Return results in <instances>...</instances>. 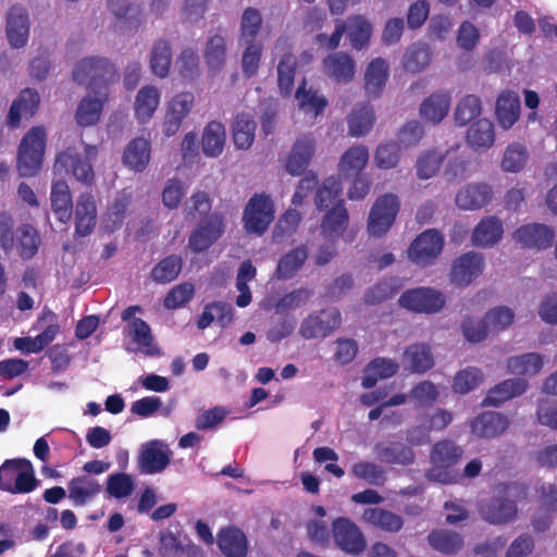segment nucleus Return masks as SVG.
<instances>
[{
    "label": "nucleus",
    "instance_id": "obj_21",
    "mask_svg": "<svg viewBox=\"0 0 557 557\" xmlns=\"http://www.w3.org/2000/svg\"><path fill=\"white\" fill-rule=\"evenodd\" d=\"M450 104L451 96L448 91H435L420 104V117L426 123L436 125L447 116Z\"/></svg>",
    "mask_w": 557,
    "mask_h": 557
},
{
    "label": "nucleus",
    "instance_id": "obj_40",
    "mask_svg": "<svg viewBox=\"0 0 557 557\" xmlns=\"http://www.w3.org/2000/svg\"><path fill=\"white\" fill-rule=\"evenodd\" d=\"M295 99L298 109L310 119H315L327 106L326 98L311 88L307 89L305 81L297 88Z\"/></svg>",
    "mask_w": 557,
    "mask_h": 557
},
{
    "label": "nucleus",
    "instance_id": "obj_11",
    "mask_svg": "<svg viewBox=\"0 0 557 557\" xmlns=\"http://www.w3.org/2000/svg\"><path fill=\"white\" fill-rule=\"evenodd\" d=\"M195 104L191 92L183 91L174 95L165 104L161 129L165 137L178 133L184 120L189 115Z\"/></svg>",
    "mask_w": 557,
    "mask_h": 557
},
{
    "label": "nucleus",
    "instance_id": "obj_15",
    "mask_svg": "<svg viewBox=\"0 0 557 557\" xmlns=\"http://www.w3.org/2000/svg\"><path fill=\"white\" fill-rule=\"evenodd\" d=\"M484 268L485 260L481 253L466 252L453 262L450 280L458 286H468L483 273Z\"/></svg>",
    "mask_w": 557,
    "mask_h": 557
},
{
    "label": "nucleus",
    "instance_id": "obj_28",
    "mask_svg": "<svg viewBox=\"0 0 557 557\" xmlns=\"http://www.w3.org/2000/svg\"><path fill=\"white\" fill-rule=\"evenodd\" d=\"M509 426V419L495 411L484 412L471 423L472 433L479 437L491 438L503 434Z\"/></svg>",
    "mask_w": 557,
    "mask_h": 557
},
{
    "label": "nucleus",
    "instance_id": "obj_20",
    "mask_svg": "<svg viewBox=\"0 0 557 557\" xmlns=\"http://www.w3.org/2000/svg\"><path fill=\"white\" fill-rule=\"evenodd\" d=\"M313 137L304 135L296 139L285 161V169L290 175H300L309 165L314 154Z\"/></svg>",
    "mask_w": 557,
    "mask_h": 557
},
{
    "label": "nucleus",
    "instance_id": "obj_59",
    "mask_svg": "<svg viewBox=\"0 0 557 557\" xmlns=\"http://www.w3.org/2000/svg\"><path fill=\"white\" fill-rule=\"evenodd\" d=\"M482 104L479 97L467 95L456 106L454 117L456 124L463 126L480 116Z\"/></svg>",
    "mask_w": 557,
    "mask_h": 557
},
{
    "label": "nucleus",
    "instance_id": "obj_2",
    "mask_svg": "<svg viewBox=\"0 0 557 557\" xmlns=\"http://www.w3.org/2000/svg\"><path fill=\"white\" fill-rule=\"evenodd\" d=\"M47 133L44 127L30 128L23 137L17 153V171L21 176H35L42 165Z\"/></svg>",
    "mask_w": 557,
    "mask_h": 557
},
{
    "label": "nucleus",
    "instance_id": "obj_22",
    "mask_svg": "<svg viewBox=\"0 0 557 557\" xmlns=\"http://www.w3.org/2000/svg\"><path fill=\"white\" fill-rule=\"evenodd\" d=\"M161 91L152 85L143 86L134 100V115L138 123L146 124L151 121L160 106Z\"/></svg>",
    "mask_w": 557,
    "mask_h": 557
},
{
    "label": "nucleus",
    "instance_id": "obj_8",
    "mask_svg": "<svg viewBox=\"0 0 557 557\" xmlns=\"http://www.w3.org/2000/svg\"><path fill=\"white\" fill-rule=\"evenodd\" d=\"M399 306L412 312L432 314L441 311L446 302L444 294L431 287L406 290L398 299Z\"/></svg>",
    "mask_w": 557,
    "mask_h": 557
},
{
    "label": "nucleus",
    "instance_id": "obj_16",
    "mask_svg": "<svg viewBox=\"0 0 557 557\" xmlns=\"http://www.w3.org/2000/svg\"><path fill=\"white\" fill-rule=\"evenodd\" d=\"M172 451L159 440L150 441L141 446L138 466L141 473L154 474L163 471L170 463Z\"/></svg>",
    "mask_w": 557,
    "mask_h": 557
},
{
    "label": "nucleus",
    "instance_id": "obj_36",
    "mask_svg": "<svg viewBox=\"0 0 557 557\" xmlns=\"http://www.w3.org/2000/svg\"><path fill=\"white\" fill-rule=\"evenodd\" d=\"M59 331L60 327L57 323H50L35 337L25 336L14 338L13 346L23 354H38L54 341Z\"/></svg>",
    "mask_w": 557,
    "mask_h": 557
},
{
    "label": "nucleus",
    "instance_id": "obj_56",
    "mask_svg": "<svg viewBox=\"0 0 557 557\" xmlns=\"http://www.w3.org/2000/svg\"><path fill=\"white\" fill-rule=\"evenodd\" d=\"M401 147L396 141L381 143L373 156L375 166L382 170L395 169L400 160Z\"/></svg>",
    "mask_w": 557,
    "mask_h": 557
},
{
    "label": "nucleus",
    "instance_id": "obj_9",
    "mask_svg": "<svg viewBox=\"0 0 557 557\" xmlns=\"http://www.w3.org/2000/svg\"><path fill=\"white\" fill-rule=\"evenodd\" d=\"M342 324V314L336 308H327L307 315L300 323L299 334L306 339L325 338Z\"/></svg>",
    "mask_w": 557,
    "mask_h": 557
},
{
    "label": "nucleus",
    "instance_id": "obj_43",
    "mask_svg": "<svg viewBox=\"0 0 557 557\" xmlns=\"http://www.w3.org/2000/svg\"><path fill=\"white\" fill-rule=\"evenodd\" d=\"M467 143L474 149H488L495 141L494 125L490 119L474 121L467 131Z\"/></svg>",
    "mask_w": 557,
    "mask_h": 557
},
{
    "label": "nucleus",
    "instance_id": "obj_33",
    "mask_svg": "<svg viewBox=\"0 0 557 557\" xmlns=\"http://www.w3.org/2000/svg\"><path fill=\"white\" fill-rule=\"evenodd\" d=\"M503 233L502 221L495 216H487L482 219L474 227L471 242L478 247H493L500 240Z\"/></svg>",
    "mask_w": 557,
    "mask_h": 557
},
{
    "label": "nucleus",
    "instance_id": "obj_26",
    "mask_svg": "<svg viewBox=\"0 0 557 557\" xmlns=\"http://www.w3.org/2000/svg\"><path fill=\"white\" fill-rule=\"evenodd\" d=\"M39 102L40 97L36 90L30 88L22 90L10 108L9 124L17 127L23 119H30L36 113Z\"/></svg>",
    "mask_w": 557,
    "mask_h": 557
},
{
    "label": "nucleus",
    "instance_id": "obj_31",
    "mask_svg": "<svg viewBox=\"0 0 557 557\" xmlns=\"http://www.w3.org/2000/svg\"><path fill=\"white\" fill-rule=\"evenodd\" d=\"M369 162V150L363 145L348 148L341 157L337 170L342 177L360 175Z\"/></svg>",
    "mask_w": 557,
    "mask_h": 557
},
{
    "label": "nucleus",
    "instance_id": "obj_48",
    "mask_svg": "<svg viewBox=\"0 0 557 557\" xmlns=\"http://www.w3.org/2000/svg\"><path fill=\"white\" fill-rule=\"evenodd\" d=\"M403 363L412 372H425L433 367L430 348L424 344L409 346L403 356Z\"/></svg>",
    "mask_w": 557,
    "mask_h": 557
},
{
    "label": "nucleus",
    "instance_id": "obj_30",
    "mask_svg": "<svg viewBox=\"0 0 557 557\" xmlns=\"http://www.w3.org/2000/svg\"><path fill=\"white\" fill-rule=\"evenodd\" d=\"M495 114L502 128H511L520 116L519 95L511 90L503 91L497 98Z\"/></svg>",
    "mask_w": 557,
    "mask_h": 557
},
{
    "label": "nucleus",
    "instance_id": "obj_60",
    "mask_svg": "<svg viewBox=\"0 0 557 557\" xmlns=\"http://www.w3.org/2000/svg\"><path fill=\"white\" fill-rule=\"evenodd\" d=\"M431 546L444 554H453L463 546L462 537L453 531L438 530L429 535Z\"/></svg>",
    "mask_w": 557,
    "mask_h": 557
},
{
    "label": "nucleus",
    "instance_id": "obj_44",
    "mask_svg": "<svg viewBox=\"0 0 557 557\" xmlns=\"http://www.w3.org/2000/svg\"><path fill=\"white\" fill-rule=\"evenodd\" d=\"M226 38L221 34L211 35L205 47L203 55L211 73L220 72L226 62Z\"/></svg>",
    "mask_w": 557,
    "mask_h": 557
},
{
    "label": "nucleus",
    "instance_id": "obj_57",
    "mask_svg": "<svg viewBox=\"0 0 557 557\" xmlns=\"http://www.w3.org/2000/svg\"><path fill=\"white\" fill-rule=\"evenodd\" d=\"M484 380L483 372L476 367H467L458 371L454 377L453 389L458 394H467L478 388Z\"/></svg>",
    "mask_w": 557,
    "mask_h": 557
},
{
    "label": "nucleus",
    "instance_id": "obj_38",
    "mask_svg": "<svg viewBox=\"0 0 557 557\" xmlns=\"http://www.w3.org/2000/svg\"><path fill=\"white\" fill-rule=\"evenodd\" d=\"M109 72V64L103 59L85 58L81 60L74 71L73 78L79 84H84L87 79H91L89 87L96 83L97 89L104 86L98 83V78Z\"/></svg>",
    "mask_w": 557,
    "mask_h": 557
},
{
    "label": "nucleus",
    "instance_id": "obj_29",
    "mask_svg": "<svg viewBox=\"0 0 557 557\" xmlns=\"http://www.w3.org/2000/svg\"><path fill=\"white\" fill-rule=\"evenodd\" d=\"M97 221V209L92 195L82 194L75 206V232L78 236L89 235Z\"/></svg>",
    "mask_w": 557,
    "mask_h": 557
},
{
    "label": "nucleus",
    "instance_id": "obj_53",
    "mask_svg": "<svg viewBox=\"0 0 557 557\" xmlns=\"http://www.w3.org/2000/svg\"><path fill=\"white\" fill-rule=\"evenodd\" d=\"M432 53L428 45L417 42L411 45L404 55V66L407 71L417 73L423 71L431 62Z\"/></svg>",
    "mask_w": 557,
    "mask_h": 557
},
{
    "label": "nucleus",
    "instance_id": "obj_14",
    "mask_svg": "<svg viewBox=\"0 0 557 557\" xmlns=\"http://www.w3.org/2000/svg\"><path fill=\"white\" fill-rule=\"evenodd\" d=\"M224 218L214 212L198 224L190 234L188 245L196 252L205 251L215 243L224 233Z\"/></svg>",
    "mask_w": 557,
    "mask_h": 557
},
{
    "label": "nucleus",
    "instance_id": "obj_52",
    "mask_svg": "<svg viewBox=\"0 0 557 557\" xmlns=\"http://www.w3.org/2000/svg\"><path fill=\"white\" fill-rule=\"evenodd\" d=\"M326 511L322 506L311 508V517L306 524L309 539L317 544H326L330 540L329 525L323 518Z\"/></svg>",
    "mask_w": 557,
    "mask_h": 557
},
{
    "label": "nucleus",
    "instance_id": "obj_12",
    "mask_svg": "<svg viewBox=\"0 0 557 557\" xmlns=\"http://www.w3.org/2000/svg\"><path fill=\"white\" fill-rule=\"evenodd\" d=\"M108 86L97 89L96 83L88 87L87 95L79 101L75 119L81 126H91L101 116L103 103L108 100Z\"/></svg>",
    "mask_w": 557,
    "mask_h": 557
},
{
    "label": "nucleus",
    "instance_id": "obj_37",
    "mask_svg": "<svg viewBox=\"0 0 557 557\" xmlns=\"http://www.w3.org/2000/svg\"><path fill=\"white\" fill-rule=\"evenodd\" d=\"M389 75L388 64L384 59L372 60L364 73V88L369 96L379 97Z\"/></svg>",
    "mask_w": 557,
    "mask_h": 557
},
{
    "label": "nucleus",
    "instance_id": "obj_49",
    "mask_svg": "<svg viewBox=\"0 0 557 557\" xmlns=\"http://www.w3.org/2000/svg\"><path fill=\"white\" fill-rule=\"evenodd\" d=\"M127 334L136 344V349L146 355H156L157 347L153 344V338L149 325L141 319H133L127 325Z\"/></svg>",
    "mask_w": 557,
    "mask_h": 557
},
{
    "label": "nucleus",
    "instance_id": "obj_27",
    "mask_svg": "<svg viewBox=\"0 0 557 557\" xmlns=\"http://www.w3.org/2000/svg\"><path fill=\"white\" fill-rule=\"evenodd\" d=\"M528 386L527 380L521 377L505 380L488 391L483 405L498 407L505 401L523 394Z\"/></svg>",
    "mask_w": 557,
    "mask_h": 557
},
{
    "label": "nucleus",
    "instance_id": "obj_34",
    "mask_svg": "<svg viewBox=\"0 0 557 557\" xmlns=\"http://www.w3.org/2000/svg\"><path fill=\"white\" fill-rule=\"evenodd\" d=\"M225 141L226 131L221 122L211 121L205 126L201 136V148L206 157H219L224 150Z\"/></svg>",
    "mask_w": 557,
    "mask_h": 557
},
{
    "label": "nucleus",
    "instance_id": "obj_13",
    "mask_svg": "<svg viewBox=\"0 0 557 557\" xmlns=\"http://www.w3.org/2000/svg\"><path fill=\"white\" fill-rule=\"evenodd\" d=\"M332 534L336 545L347 554L359 555L367 546L359 528L347 518H337L332 524Z\"/></svg>",
    "mask_w": 557,
    "mask_h": 557
},
{
    "label": "nucleus",
    "instance_id": "obj_61",
    "mask_svg": "<svg viewBox=\"0 0 557 557\" xmlns=\"http://www.w3.org/2000/svg\"><path fill=\"white\" fill-rule=\"evenodd\" d=\"M262 25V15L258 9L247 8L240 20L239 42H258L256 37Z\"/></svg>",
    "mask_w": 557,
    "mask_h": 557
},
{
    "label": "nucleus",
    "instance_id": "obj_17",
    "mask_svg": "<svg viewBox=\"0 0 557 557\" xmlns=\"http://www.w3.org/2000/svg\"><path fill=\"white\" fill-rule=\"evenodd\" d=\"M29 17L25 8L13 5L7 15L5 34L9 45L14 49H21L28 42Z\"/></svg>",
    "mask_w": 557,
    "mask_h": 557
},
{
    "label": "nucleus",
    "instance_id": "obj_10",
    "mask_svg": "<svg viewBox=\"0 0 557 557\" xmlns=\"http://www.w3.org/2000/svg\"><path fill=\"white\" fill-rule=\"evenodd\" d=\"M444 243L442 233L426 230L410 244L407 250L408 259L421 267L429 265L442 253Z\"/></svg>",
    "mask_w": 557,
    "mask_h": 557
},
{
    "label": "nucleus",
    "instance_id": "obj_64",
    "mask_svg": "<svg viewBox=\"0 0 557 557\" xmlns=\"http://www.w3.org/2000/svg\"><path fill=\"white\" fill-rule=\"evenodd\" d=\"M172 61L170 45L166 41H157L152 48L150 66L154 75L165 77Z\"/></svg>",
    "mask_w": 557,
    "mask_h": 557
},
{
    "label": "nucleus",
    "instance_id": "obj_25",
    "mask_svg": "<svg viewBox=\"0 0 557 557\" xmlns=\"http://www.w3.org/2000/svg\"><path fill=\"white\" fill-rule=\"evenodd\" d=\"M216 544L226 557H246L248 540L246 534L235 527H226L219 531Z\"/></svg>",
    "mask_w": 557,
    "mask_h": 557
},
{
    "label": "nucleus",
    "instance_id": "obj_32",
    "mask_svg": "<svg viewBox=\"0 0 557 557\" xmlns=\"http://www.w3.org/2000/svg\"><path fill=\"white\" fill-rule=\"evenodd\" d=\"M67 491L75 506H84L100 494L101 484L89 475H81L69 482Z\"/></svg>",
    "mask_w": 557,
    "mask_h": 557
},
{
    "label": "nucleus",
    "instance_id": "obj_46",
    "mask_svg": "<svg viewBox=\"0 0 557 557\" xmlns=\"http://www.w3.org/2000/svg\"><path fill=\"white\" fill-rule=\"evenodd\" d=\"M256 122L249 113H239L232 124L233 141L237 149L247 150L255 140Z\"/></svg>",
    "mask_w": 557,
    "mask_h": 557
},
{
    "label": "nucleus",
    "instance_id": "obj_7",
    "mask_svg": "<svg viewBox=\"0 0 557 557\" xmlns=\"http://www.w3.org/2000/svg\"><path fill=\"white\" fill-rule=\"evenodd\" d=\"M515 311L507 306H495L487 310L483 317V325L478 331L472 324L465 325V337L472 343L484 341L490 334H498L509 329L515 321Z\"/></svg>",
    "mask_w": 557,
    "mask_h": 557
},
{
    "label": "nucleus",
    "instance_id": "obj_62",
    "mask_svg": "<svg viewBox=\"0 0 557 557\" xmlns=\"http://www.w3.org/2000/svg\"><path fill=\"white\" fill-rule=\"evenodd\" d=\"M348 37L351 46L359 50L366 47L372 34L371 24L363 16H352L347 23Z\"/></svg>",
    "mask_w": 557,
    "mask_h": 557
},
{
    "label": "nucleus",
    "instance_id": "obj_24",
    "mask_svg": "<svg viewBox=\"0 0 557 557\" xmlns=\"http://www.w3.org/2000/svg\"><path fill=\"white\" fill-rule=\"evenodd\" d=\"M151 159L150 141L144 137L131 140L123 152V164L134 172H144Z\"/></svg>",
    "mask_w": 557,
    "mask_h": 557
},
{
    "label": "nucleus",
    "instance_id": "obj_4",
    "mask_svg": "<svg viewBox=\"0 0 557 557\" xmlns=\"http://www.w3.org/2000/svg\"><path fill=\"white\" fill-rule=\"evenodd\" d=\"M400 209L399 197L392 193L379 196L373 202L367 221V232L372 237L386 235L394 225Z\"/></svg>",
    "mask_w": 557,
    "mask_h": 557
},
{
    "label": "nucleus",
    "instance_id": "obj_41",
    "mask_svg": "<svg viewBox=\"0 0 557 557\" xmlns=\"http://www.w3.org/2000/svg\"><path fill=\"white\" fill-rule=\"evenodd\" d=\"M483 518L491 523H506L517 513V505L508 498H494L481 506Z\"/></svg>",
    "mask_w": 557,
    "mask_h": 557
},
{
    "label": "nucleus",
    "instance_id": "obj_18",
    "mask_svg": "<svg viewBox=\"0 0 557 557\" xmlns=\"http://www.w3.org/2000/svg\"><path fill=\"white\" fill-rule=\"evenodd\" d=\"M322 72L338 84H347L355 76L356 63L347 53L333 52L323 59Z\"/></svg>",
    "mask_w": 557,
    "mask_h": 557
},
{
    "label": "nucleus",
    "instance_id": "obj_51",
    "mask_svg": "<svg viewBox=\"0 0 557 557\" xmlns=\"http://www.w3.org/2000/svg\"><path fill=\"white\" fill-rule=\"evenodd\" d=\"M363 519L369 524L387 532H397L403 527L400 516L382 508H369L363 512Z\"/></svg>",
    "mask_w": 557,
    "mask_h": 557
},
{
    "label": "nucleus",
    "instance_id": "obj_23",
    "mask_svg": "<svg viewBox=\"0 0 557 557\" xmlns=\"http://www.w3.org/2000/svg\"><path fill=\"white\" fill-rule=\"evenodd\" d=\"M554 236V231L543 224L523 225L512 235L515 242L521 246L536 249L548 247Z\"/></svg>",
    "mask_w": 557,
    "mask_h": 557
},
{
    "label": "nucleus",
    "instance_id": "obj_63",
    "mask_svg": "<svg viewBox=\"0 0 557 557\" xmlns=\"http://www.w3.org/2000/svg\"><path fill=\"white\" fill-rule=\"evenodd\" d=\"M528 159L527 148L521 144L515 143L505 149L500 166L505 172L518 173L525 166Z\"/></svg>",
    "mask_w": 557,
    "mask_h": 557
},
{
    "label": "nucleus",
    "instance_id": "obj_19",
    "mask_svg": "<svg viewBox=\"0 0 557 557\" xmlns=\"http://www.w3.org/2000/svg\"><path fill=\"white\" fill-rule=\"evenodd\" d=\"M493 197L492 187L486 183H470L456 194V206L461 210L474 211L486 206Z\"/></svg>",
    "mask_w": 557,
    "mask_h": 557
},
{
    "label": "nucleus",
    "instance_id": "obj_45",
    "mask_svg": "<svg viewBox=\"0 0 557 557\" xmlns=\"http://www.w3.org/2000/svg\"><path fill=\"white\" fill-rule=\"evenodd\" d=\"M342 194L343 187L339 177L330 176L319 187L315 195V203L320 210L344 206Z\"/></svg>",
    "mask_w": 557,
    "mask_h": 557
},
{
    "label": "nucleus",
    "instance_id": "obj_39",
    "mask_svg": "<svg viewBox=\"0 0 557 557\" xmlns=\"http://www.w3.org/2000/svg\"><path fill=\"white\" fill-rule=\"evenodd\" d=\"M51 208L57 219L66 223L71 218L72 195L65 181L54 180L50 194Z\"/></svg>",
    "mask_w": 557,
    "mask_h": 557
},
{
    "label": "nucleus",
    "instance_id": "obj_55",
    "mask_svg": "<svg viewBox=\"0 0 557 557\" xmlns=\"http://www.w3.org/2000/svg\"><path fill=\"white\" fill-rule=\"evenodd\" d=\"M295 71L296 58L289 52L283 53L277 64V85L281 94L284 96H289L292 94Z\"/></svg>",
    "mask_w": 557,
    "mask_h": 557
},
{
    "label": "nucleus",
    "instance_id": "obj_58",
    "mask_svg": "<svg viewBox=\"0 0 557 557\" xmlns=\"http://www.w3.org/2000/svg\"><path fill=\"white\" fill-rule=\"evenodd\" d=\"M135 480L124 472L112 473L107 479L106 491L110 497L122 499L129 497L135 491Z\"/></svg>",
    "mask_w": 557,
    "mask_h": 557
},
{
    "label": "nucleus",
    "instance_id": "obj_42",
    "mask_svg": "<svg viewBox=\"0 0 557 557\" xmlns=\"http://www.w3.org/2000/svg\"><path fill=\"white\" fill-rule=\"evenodd\" d=\"M545 358L537 352H528L507 359L506 368L509 373L524 376L536 375L544 367Z\"/></svg>",
    "mask_w": 557,
    "mask_h": 557
},
{
    "label": "nucleus",
    "instance_id": "obj_3",
    "mask_svg": "<svg viewBox=\"0 0 557 557\" xmlns=\"http://www.w3.org/2000/svg\"><path fill=\"white\" fill-rule=\"evenodd\" d=\"M462 456V450L451 441L436 443L431 451V468L426 476L440 483H454L459 474L454 466Z\"/></svg>",
    "mask_w": 557,
    "mask_h": 557
},
{
    "label": "nucleus",
    "instance_id": "obj_35",
    "mask_svg": "<svg viewBox=\"0 0 557 557\" xmlns=\"http://www.w3.org/2000/svg\"><path fill=\"white\" fill-rule=\"evenodd\" d=\"M373 451L379 460L386 463L409 465L414 459L413 450L403 443H376Z\"/></svg>",
    "mask_w": 557,
    "mask_h": 557
},
{
    "label": "nucleus",
    "instance_id": "obj_5",
    "mask_svg": "<svg viewBox=\"0 0 557 557\" xmlns=\"http://www.w3.org/2000/svg\"><path fill=\"white\" fill-rule=\"evenodd\" d=\"M274 203L267 194L253 195L243 212L244 228L248 234L262 235L274 220Z\"/></svg>",
    "mask_w": 557,
    "mask_h": 557
},
{
    "label": "nucleus",
    "instance_id": "obj_50",
    "mask_svg": "<svg viewBox=\"0 0 557 557\" xmlns=\"http://www.w3.org/2000/svg\"><path fill=\"white\" fill-rule=\"evenodd\" d=\"M398 370V364L386 358H377L369 363L362 377V386L370 388L376 384L380 379L393 376Z\"/></svg>",
    "mask_w": 557,
    "mask_h": 557
},
{
    "label": "nucleus",
    "instance_id": "obj_6",
    "mask_svg": "<svg viewBox=\"0 0 557 557\" xmlns=\"http://www.w3.org/2000/svg\"><path fill=\"white\" fill-rule=\"evenodd\" d=\"M4 491L11 494H26L33 492L38 481L32 462L25 458L5 460L2 463Z\"/></svg>",
    "mask_w": 557,
    "mask_h": 557
},
{
    "label": "nucleus",
    "instance_id": "obj_54",
    "mask_svg": "<svg viewBox=\"0 0 557 557\" xmlns=\"http://www.w3.org/2000/svg\"><path fill=\"white\" fill-rule=\"evenodd\" d=\"M374 120V112L370 106L354 109L348 119L349 134L354 137L366 135L372 128Z\"/></svg>",
    "mask_w": 557,
    "mask_h": 557
},
{
    "label": "nucleus",
    "instance_id": "obj_47",
    "mask_svg": "<svg viewBox=\"0 0 557 557\" xmlns=\"http://www.w3.org/2000/svg\"><path fill=\"white\" fill-rule=\"evenodd\" d=\"M325 211L321 224L322 234L329 239L338 238L347 227L348 212L344 206H336Z\"/></svg>",
    "mask_w": 557,
    "mask_h": 557
},
{
    "label": "nucleus",
    "instance_id": "obj_1",
    "mask_svg": "<svg viewBox=\"0 0 557 557\" xmlns=\"http://www.w3.org/2000/svg\"><path fill=\"white\" fill-rule=\"evenodd\" d=\"M97 147L91 145L67 148L57 156L54 175L65 171L72 173L78 182L91 184L95 178L91 161L97 157Z\"/></svg>",
    "mask_w": 557,
    "mask_h": 557
}]
</instances>
